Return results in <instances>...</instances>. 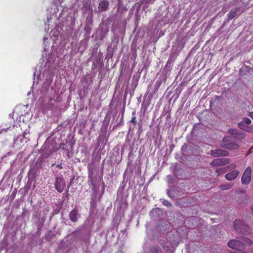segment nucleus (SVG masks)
Here are the masks:
<instances>
[{
    "instance_id": "nucleus-1",
    "label": "nucleus",
    "mask_w": 253,
    "mask_h": 253,
    "mask_svg": "<svg viewBox=\"0 0 253 253\" xmlns=\"http://www.w3.org/2000/svg\"><path fill=\"white\" fill-rule=\"evenodd\" d=\"M227 245L230 248L238 251H240L245 248V245L243 241H241V238L240 240L233 239L230 240Z\"/></svg>"
},
{
    "instance_id": "nucleus-20",
    "label": "nucleus",
    "mask_w": 253,
    "mask_h": 253,
    "mask_svg": "<svg viewBox=\"0 0 253 253\" xmlns=\"http://www.w3.org/2000/svg\"><path fill=\"white\" fill-rule=\"evenodd\" d=\"M233 187V184L231 183H226L220 185V188L221 190H228L231 189Z\"/></svg>"
},
{
    "instance_id": "nucleus-2",
    "label": "nucleus",
    "mask_w": 253,
    "mask_h": 253,
    "mask_svg": "<svg viewBox=\"0 0 253 253\" xmlns=\"http://www.w3.org/2000/svg\"><path fill=\"white\" fill-rule=\"evenodd\" d=\"M54 185L57 191L58 192L61 193L66 186V183L62 177H57L55 179Z\"/></svg>"
},
{
    "instance_id": "nucleus-22",
    "label": "nucleus",
    "mask_w": 253,
    "mask_h": 253,
    "mask_svg": "<svg viewBox=\"0 0 253 253\" xmlns=\"http://www.w3.org/2000/svg\"><path fill=\"white\" fill-rule=\"evenodd\" d=\"M215 172L217 173L218 175L220 174L224 173L226 172L225 168H220L215 170Z\"/></svg>"
},
{
    "instance_id": "nucleus-13",
    "label": "nucleus",
    "mask_w": 253,
    "mask_h": 253,
    "mask_svg": "<svg viewBox=\"0 0 253 253\" xmlns=\"http://www.w3.org/2000/svg\"><path fill=\"white\" fill-rule=\"evenodd\" d=\"M238 126V127L242 130L249 132H253V126H248L242 121L239 123Z\"/></svg>"
},
{
    "instance_id": "nucleus-27",
    "label": "nucleus",
    "mask_w": 253,
    "mask_h": 253,
    "mask_svg": "<svg viewBox=\"0 0 253 253\" xmlns=\"http://www.w3.org/2000/svg\"><path fill=\"white\" fill-rule=\"evenodd\" d=\"M154 0H141V3H144L147 5L149 4L150 2L154 1Z\"/></svg>"
},
{
    "instance_id": "nucleus-14",
    "label": "nucleus",
    "mask_w": 253,
    "mask_h": 253,
    "mask_svg": "<svg viewBox=\"0 0 253 253\" xmlns=\"http://www.w3.org/2000/svg\"><path fill=\"white\" fill-rule=\"evenodd\" d=\"M238 232L243 234H249L251 233V230L250 227L248 225L246 224L244 222L242 227L241 228V230Z\"/></svg>"
},
{
    "instance_id": "nucleus-35",
    "label": "nucleus",
    "mask_w": 253,
    "mask_h": 253,
    "mask_svg": "<svg viewBox=\"0 0 253 253\" xmlns=\"http://www.w3.org/2000/svg\"><path fill=\"white\" fill-rule=\"evenodd\" d=\"M226 22H227V21H226L224 22L223 23V24H222V25L221 26V27H220V28H223V27H224V26H225V25L226 24Z\"/></svg>"
},
{
    "instance_id": "nucleus-32",
    "label": "nucleus",
    "mask_w": 253,
    "mask_h": 253,
    "mask_svg": "<svg viewBox=\"0 0 253 253\" xmlns=\"http://www.w3.org/2000/svg\"><path fill=\"white\" fill-rule=\"evenodd\" d=\"M56 167L60 169H63V167L62 166V164H60L59 165H57L56 166Z\"/></svg>"
},
{
    "instance_id": "nucleus-28",
    "label": "nucleus",
    "mask_w": 253,
    "mask_h": 253,
    "mask_svg": "<svg viewBox=\"0 0 253 253\" xmlns=\"http://www.w3.org/2000/svg\"><path fill=\"white\" fill-rule=\"evenodd\" d=\"M86 21L87 22V24H86L87 25V24L90 25L92 23V19L91 18H90V19L87 18L86 20Z\"/></svg>"
},
{
    "instance_id": "nucleus-30",
    "label": "nucleus",
    "mask_w": 253,
    "mask_h": 253,
    "mask_svg": "<svg viewBox=\"0 0 253 253\" xmlns=\"http://www.w3.org/2000/svg\"><path fill=\"white\" fill-rule=\"evenodd\" d=\"M240 251H239V252H236V251L231 252L230 253H248L244 251H242V250Z\"/></svg>"
},
{
    "instance_id": "nucleus-24",
    "label": "nucleus",
    "mask_w": 253,
    "mask_h": 253,
    "mask_svg": "<svg viewBox=\"0 0 253 253\" xmlns=\"http://www.w3.org/2000/svg\"><path fill=\"white\" fill-rule=\"evenodd\" d=\"M132 115H133L134 116H133L130 120V122L131 123H132L134 125H135L136 123V117L135 116V113L134 112H133L132 113Z\"/></svg>"
},
{
    "instance_id": "nucleus-36",
    "label": "nucleus",
    "mask_w": 253,
    "mask_h": 253,
    "mask_svg": "<svg viewBox=\"0 0 253 253\" xmlns=\"http://www.w3.org/2000/svg\"><path fill=\"white\" fill-rule=\"evenodd\" d=\"M74 177H73L71 179V181H70V183H71L73 182V180H74Z\"/></svg>"
},
{
    "instance_id": "nucleus-4",
    "label": "nucleus",
    "mask_w": 253,
    "mask_h": 253,
    "mask_svg": "<svg viewBox=\"0 0 253 253\" xmlns=\"http://www.w3.org/2000/svg\"><path fill=\"white\" fill-rule=\"evenodd\" d=\"M231 160L227 158H219L213 160L211 163L213 167L222 166L229 164Z\"/></svg>"
},
{
    "instance_id": "nucleus-33",
    "label": "nucleus",
    "mask_w": 253,
    "mask_h": 253,
    "mask_svg": "<svg viewBox=\"0 0 253 253\" xmlns=\"http://www.w3.org/2000/svg\"><path fill=\"white\" fill-rule=\"evenodd\" d=\"M43 98H40L39 99V102H42L43 101Z\"/></svg>"
},
{
    "instance_id": "nucleus-7",
    "label": "nucleus",
    "mask_w": 253,
    "mask_h": 253,
    "mask_svg": "<svg viewBox=\"0 0 253 253\" xmlns=\"http://www.w3.org/2000/svg\"><path fill=\"white\" fill-rule=\"evenodd\" d=\"M99 31V39L103 40L105 35L109 31V27L107 24L104 23H101L99 25V28L98 29Z\"/></svg>"
},
{
    "instance_id": "nucleus-10",
    "label": "nucleus",
    "mask_w": 253,
    "mask_h": 253,
    "mask_svg": "<svg viewBox=\"0 0 253 253\" xmlns=\"http://www.w3.org/2000/svg\"><path fill=\"white\" fill-rule=\"evenodd\" d=\"M239 174V171L238 170H234L227 173L225 177L228 180H234Z\"/></svg>"
},
{
    "instance_id": "nucleus-15",
    "label": "nucleus",
    "mask_w": 253,
    "mask_h": 253,
    "mask_svg": "<svg viewBox=\"0 0 253 253\" xmlns=\"http://www.w3.org/2000/svg\"><path fill=\"white\" fill-rule=\"evenodd\" d=\"M52 102H55V100L51 97H49L48 99V101L46 103L42 105V107L44 109H52L54 108V103Z\"/></svg>"
},
{
    "instance_id": "nucleus-25",
    "label": "nucleus",
    "mask_w": 253,
    "mask_h": 253,
    "mask_svg": "<svg viewBox=\"0 0 253 253\" xmlns=\"http://www.w3.org/2000/svg\"><path fill=\"white\" fill-rule=\"evenodd\" d=\"M242 122L247 125H249L251 123V119L248 118H244L243 119Z\"/></svg>"
},
{
    "instance_id": "nucleus-41",
    "label": "nucleus",
    "mask_w": 253,
    "mask_h": 253,
    "mask_svg": "<svg viewBox=\"0 0 253 253\" xmlns=\"http://www.w3.org/2000/svg\"><path fill=\"white\" fill-rule=\"evenodd\" d=\"M77 232V231H76V230H75V231H74V232L73 233H75V232Z\"/></svg>"
},
{
    "instance_id": "nucleus-40",
    "label": "nucleus",
    "mask_w": 253,
    "mask_h": 253,
    "mask_svg": "<svg viewBox=\"0 0 253 253\" xmlns=\"http://www.w3.org/2000/svg\"><path fill=\"white\" fill-rule=\"evenodd\" d=\"M84 78H85V79H86V78H87V76H84Z\"/></svg>"
},
{
    "instance_id": "nucleus-9",
    "label": "nucleus",
    "mask_w": 253,
    "mask_h": 253,
    "mask_svg": "<svg viewBox=\"0 0 253 253\" xmlns=\"http://www.w3.org/2000/svg\"><path fill=\"white\" fill-rule=\"evenodd\" d=\"M109 6V2L106 0H101L98 5V9L99 12H103L107 10Z\"/></svg>"
},
{
    "instance_id": "nucleus-12",
    "label": "nucleus",
    "mask_w": 253,
    "mask_h": 253,
    "mask_svg": "<svg viewBox=\"0 0 253 253\" xmlns=\"http://www.w3.org/2000/svg\"><path fill=\"white\" fill-rule=\"evenodd\" d=\"M147 253H163V251L159 246L154 245L149 247Z\"/></svg>"
},
{
    "instance_id": "nucleus-29",
    "label": "nucleus",
    "mask_w": 253,
    "mask_h": 253,
    "mask_svg": "<svg viewBox=\"0 0 253 253\" xmlns=\"http://www.w3.org/2000/svg\"><path fill=\"white\" fill-rule=\"evenodd\" d=\"M123 117H122L121 119L120 122L118 124H117L116 125H115L113 126V128H115L116 127L120 125H121L123 123Z\"/></svg>"
},
{
    "instance_id": "nucleus-19",
    "label": "nucleus",
    "mask_w": 253,
    "mask_h": 253,
    "mask_svg": "<svg viewBox=\"0 0 253 253\" xmlns=\"http://www.w3.org/2000/svg\"><path fill=\"white\" fill-rule=\"evenodd\" d=\"M241 241H243V242L244 243L245 246L246 245H251L253 243L252 240H251L250 239L247 238L246 237H242L241 238Z\"/></svg>"
},
{
    "instance_id": "nucleus-11",
    "label": "nucleus",
    "mask_w": 253,
    "mask_h": 253,
    "mask_svg": "<svg viewBox=\"0 0 253 253\" xmlns=\"http://www.w3.org/2000/svg\"><path fill=\"white\" fill-rule=\"evenodd\" d=\"M88 178H89V180L88 181V184L90 186V187L91 188V189L93 191V192L95 193V192H96V186L95 180L94 179V178H93V176H92V172L91 173H90V172L89 173Z\"/></svg>"
},
{
    "instance_id": "nucleus-6",
    "label": "nucleus",
    "mask_w": 253,
    "mask_h": 253,
    "mask_svg": "<svg viewBox=\"0 0 253 253\" xmlns=\"http://www.w3.org/2000/svg\"><path fill=\"white\" fill-rule=\"evenodd\" d=\"M210 155L213 157H219L227 156L229 155V153L226 150L218 149L211 150L210 152Z\"/></svg>"
},
{
    "instance_id": "nucleus-5",
    "label": "nucleus",
    "mask_w": 253,
    "mask_h": 253,
    "mask_svg": "<svg viewBox=\"0 0 253 253\" xmlns=\"http://www.w3.org/2000/svg\"><path fill=\"white\" fill-rule=\"evenodd\" d=\"M242 13V10L240 7H236L234 9H232L229 13L227 14V21H229L235 17H238Z\"/></svg>"
},
{
    "instance_id": "nucleus-8",
    "label": "nucleus",
    "mask_w": 253,
    "mask_h": 253,
    "mask_svg": "<svg viewBox=\"0 0 253 253\" xmlns=\"http://www.w3.org/2000/svg\"><path fill=\"white\" fill-rule=\"evenodd\" d=\"M80 214L79 213L78 209L75 207L69 213V217L71 221L73 222L78 221L79 218L80 217Z\"/></svg>"
},
{
    "instance_id": "nucleus-31",
    "label": "nucleus",
    "mask_w": 253,
    "mask_h": 253,
    "mask_svg": "<svg viewBox=\"0 0 253 253\" xmlns=\"http://www.w3.org/2000/svg\"><path fill=\"white\" fill-rule=\"evenodd\" d=\"M171 66V64H168V61H167V63L165 66V68H169Z\"/></svg>"
},
{
    "instance_id": "nucleus-18",
    "label": "nucleus",
    "mask_w": 253,
    "mask_h": 253,
    "mask_svg": "<svg viewBox=\"0 0 253 253\" xmlns=\"http://www.w3.org/2000/svg\"><path fill=\"white\" fill-rule=\"evenodd\" d=\"M167 193L168 196L172 199H174L176 197L174 190L167 189Z\"/></svg>"
},
{
    "instance_id": "nucleus-16",
    "label": "nucleus",
    "mask_w": 253,
    "mask_h": 253,
    "mask_svg": "<svg viewBox=\"0 0 253 253\" xmlns=\"http://www.w3.org/2000/svg\"><path fill=\"white\" fill-rule=\"evenodd\" d=\"M224 147L228 150H236L239 149V146L236 143L230 142L224 144Z\"/></svg>"
},
{
    "instance_id": "nucleus-39",
    "label": "nucleus",
    "mask_w": 253,
    "mask_h": 253,
    "mask_svg": "<svg viewBox=\"0 0 253 253\" xmlns=\"http://www.w3.org/2000/svg\"><path fill=\"white\" fill-rule=\"evenodd\" d=\"M54 165H55V164H52V165H51V166H52V167H53V166H54Z\"/></svg>"
},
{
    "instance_id": "nucleus-21",
    "label": "nucleus",
    "mask_w": 253,
    "mask_h": 253,
    "mask_svg": "<svg viewBox=\"0 0 253 253\" xmlns=\"http://www.w3.org/2000/svg\"><path fill=\"white\" fill-rule=\"evenodd\" d=\"M176 59V55L175 53H171L169 55V57L168 59V64H172L173 62L175 61Z\"/></svg>"
},
{
    "instance_id": "nucleus-26",
    "label": "nucleus",
    "mask_w": 253,
    "mask_h": 253,
    "mask_svg": "<svg viewBox=\"0 0 253 253\" xmlns=\"http://www.w3.org/2000/svg\"><path fill=\"white\" fill-rule=\"evenodd\" d=\"M84 29L86 33L87 34H88V35L90 34V32H91V28L89 27V25L86 24Z\"/></svg>"
},
{
    "instance_id": "nucleus-17",
    "label": "nucleus",
    "mask_w": 253,
    "mask_h": 253,
    "mask_svg": "<svg viewBox=\"0 0 253 253\" xmlns=\"http://www.w3.org/2000/svg\"><path fill=\"white\" fill-rule=\"evenodd\" d=\"M244 222V221L240 219L235 220L233 223V227L234 229L238 232L240 230H241V228L242 227Z\"/></svg>"
},
{
    "instance_id": "nucleus-3",
    "label": "nucleus",
    "mask_w": 253,
    "mask_h": 253,
    "mask_svg": "<svg viewBox=\"0 0 253 253\" xmlns=\"http://www.w3.org/2000/svg\"><path fill=\"white\" fill-rule=\"evenodd\" d=\"M251 168H248L244 171L241 178V182L243 184H248L251 180Z\"/></svg>"
},
{
    "instance_id": "nucleus-34",
    "label": "nucleus",
    "mask_w": 253,
    "mask_h": 253,
    "mask_svg": "<svg viewBox=\"0 0 253 253\" xmlns=\"http://www.w3.org/2000/svg\"><path fill=\"white\" fill-rule=\"evenodd\" d=\"M168 180H169V181L171 180V176L170 175H168Z\"/></svg>"
},
{
    "instance_id": "nucleus-38",
    "label": "nucleus",
    "mask_w": 253,
    "mask_h": 253,
    "mask_svg": "<svg viewBox=\"0 0 253 253\" xmlns=\"http://www.w3.org/2000/svg\"><path fill=\"white\" fill-rule=\"evenodd\" d=\"M56 150L55 149H53V150H51L50 151L51 152H53V151H55Z\"/></svg>"
},
{
    "instance_id": "nucleus-37",
    "label": "nucleus",
    "mask_w": 253,
    "mask_h": 253,
    "mask_svg": "<svg viewBox=\"0 0 253 253\" xmlns=\"http://www.w3.org/2000/svg\"><path fill=\"white\" fill-rule=\"evenodd\" d=\"M251 210L253 212V206L251 207Z\"/></svg>"
},
{
    "instance_id": "nucleus-23",
    "label": "nucleus",
    "mask_w": 253,
    "mask_h": 253,
    "mask_svg": "<svg viewBox=\"0 0 253 253\" xmlns=\"http://www.w3.org/2000/svg\"><path fill=\"white\" fill-rule=\"evenodd\" d=\"M162 203L164 205L168 207H170L172 206L171 203L166 200L163 199Z\"/></svg>"
}]
</instances>
